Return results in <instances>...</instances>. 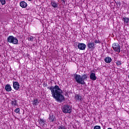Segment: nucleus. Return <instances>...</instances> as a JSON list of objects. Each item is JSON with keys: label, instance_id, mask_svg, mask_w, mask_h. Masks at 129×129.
Instances as JSON below:
<instances>
[{"label": "nucleus", "instance_id": "1", "mask_svg": "<svg viewBox=\"0 0 129 129\" xmlns=\"http://www.w3.org/2000/svg\"><path fill=\"white\" fill-rule=\"evenodd\" d=\"M49 90L51 91L52 97L55 99L57 102H62L63 100H65V98L62 94L63 91L59 87V86H51L49 88Z\"/></svg>", "mask_w": 129, "mask_h": 129}, {"label": "nucleus", "instance_id": "2", "mask_svg": "<svg viewBox=\"0 0 129 129\" xmlns=\"http://www.w3.org/2000/svg\"><path fill=\"white\" fill-rule=\"evenodd\" d=\"M74 78L78 84H82V85H84L85 84V80L87 79V75L86 74L81 76L80 75L76 74L74 76Z\"/></svg>", "mask_w": 129, "mask_h": 129}, {"label": "nucleus", "instance_id": "3", "mask_svg": "<svg viewBox=\"0 0 129 129\" xmlns=\"http://www.w3.org/2000/svg\"><path fill=\"white\" fill-rule=\"evenodd\" d=\"M7 42L13 45H18L19 40L16 37H14L13 35H10L7 38Z\"/></svg>", "mask_w": 129, "mask_h": 129}, {"label": "nucleus", "instance_id": "4", "mask_svg": "<svg viewBox=\"0 0 129 129\" xmlns=\"http://www.w3.org/2000/svg\"><path fill=\"white\" fill-rule=\"evenodd\" d=\"M61 109L63 113H71L72 111V107L68 104L62 106Z\"/></svg>", "mask_w": 129, "mask_h": 129}, {"label": "nucleus", "instance_id": "5", "mask_svg": "<svg viewBox=\"0 0 129 129\" xmlns=\"http://www.w3.org/2000/svg\"><path fill=\"white\" fill-rule=\"evenodd\" d=\"M112 47L114 51H115V52L118 53V54L119 53H120V46H119V44H118V43H113L112 45Z\"/></svg>", "mask_w": 129, "mask_h": 129}, {"label": "nucleus", "instance_id": "6", "mask_svg": "<svg viewBox=\"0 0 129 129\" xmlns=\"http://www.w3.org/2000/svg\"><path fill=\"white\" fill-rule=\"evenodd\" d=\"M56 120H57V119L56 118V115L52 113L49 115V117H48L49 122H54V121H56Z\"/></svg>", "mask_w": 129, "mask_h": 129}, {"label": "nucleus", "instance_id": "7", "mask_svg": "<svg viewBox=\"0 0 129 129\" xmlns=\"http://www.w3.org/2000/svg\"><path fill=\"white\" fill-rule=\"evenodd\" d=\"M88 47L89 49H91V50H93L95 48V46H96V44L94 43V41H91L90 42H88L87 44Z\"/></svg>", "mask_w": 129, "mask_h": 129}, {"label": "nucleus", "instance_id": "8", "mask_svg": "<svg viewBox=\"0 0 129 129\" xmlns=\"http://www.w3.org/2000/svg\"><path fill=\"white\" fill-rule=\"evenodd\" d=\"M76 101H78L79 102H82L83 101V98L80 94H76L75 96Z\"/></svg>", "mask_w": 129, "mask_h": 129}, {"label": "nucleus", "instance_id": "9", "mask_svg": "<svg viewBox=\"0 0 129 129\" xmlns=\"http://www.w3.org/2000/svg\"><path fill=\"white\" fill-rule=\"evenodd\" d=\"M78 47V49H79L80 50H83L86 48V45L84 43H79Z\"/></svg>", "mask_w": 129, "mask_h": 129}, {"label": "nucleus", "instance_id": "10", "mask_svg": "<svg viewBox=\"0 0 129 129\" xmlns=\"http://www.w3.org/2000/svg\"><path fill=\"white\" fill-rule=\"evenodd\" d=\"M13 88L15 90H19L20 89V84L18 82H13Z\"/></svg>", "mask_w": 129, "mask_h": 129}, {"label": "nucleus", "instance_id": "11", "mask_svg": "<svg viewBox=\"0 0 129 129\" xmlns=\"http://www.w3.org/2000/svg\"><path fill=\"white\" fill-rule=\"evenodd\" d=\"M50 5L52 8L54 9L58 8V4L56 3L54 1H51Z\"/></svg>", "mask_w": 129, "mask_h": 129}, {"label": "nucleus", "instance_id": "12", "mask_svg": "<svg viewBox=\"0 0 129 129\" xmlns=\"http://www.w3.org/2000/svg\"><path fill=\"white\" fill-rule=\"evenodd\" d=\"M90 79L91 80H93V81H95V80L96 79V75H95V73H91L90 75Z\"/></svg>", "mask_w": 129, "mask_h": 129}, {"label": "nucleus", "instance_id": "13", "mask_svg": "<svg viewBox=\"0 0 129 129\" xmlns=\"http://www.w3.org/2000/svg\"><path fill=\"white\" fill-rule=\"evenodd\" d=\"M11 104L14 107H15V106H18V102L17 101V100L13 99L11 101Z\"/></svg>", "mask_w": 129, "mask_h": 129}, {"label": "nucleus", "instance_id": "14", "mask_svg": "<svg viewBox=\"0 0 129 129\" xmlns=\"http://www.w3.org/2000/svg\"><path fill=\"white\" fill-rule=\"evenodd\" d=\"M20 6L21 7V8H27L28 5L27 4V3L22 1L20 3Z\"/></svg>", "mask_w": 129, "mask_h": 129}, {"label": "nucleus", "instance_id": "15", "mask_svg": "<svg viewBox=\"0 0 129 129\" xmlns=\"http://www.w3.org/2000/svg\"><path fill=\"white\" fill-rule=\"evenodd\" d=\"M104 61L106 63H110V62H111V61H112V59H111V57L107 56L105 57V58L104 59Z\"/></svg>", "mask_w": 129, "mask_h": 129}, {"label": "nucleus", "instance_id": "16", "mask_svg": "<svg viewBox=\"0 0 129 129\" xmlns=\"http://www.w3.org/2000/svg\"><path fill=\"white\" fill-rule=\"evenodd\" d=\"M5 90L6 91H12V87H11V85L7 84L5 86Z\"/></svg>", "mask_w": 129, "mask_h": 129}, {"label": "nucleus", "instance_id": "17", "mask_svg": "<svg viewBox=\"0 0 129 129\" xmlns=\"http://www.w3.org/2000/svg\"><path fill=\"white\" fill-rule=\"evenodd\" d=\"M39 122L41 126H45V121H44L43 119H40L39 120Z\"/></svg>", "mask_w": 129, "mask_h": 129}, {"label": "nucleus", "instance_id": "18", "mask_svg": "<svg viewBox=\"0 0 129 129\" xmlns=\"http://www.w3.org/2000/svg\"><path fill=\"white\" fill-rule=\"evenodd\" d=\"M122 21H123L125 24H128L129 22V18L126 17H124L122 19Z\"/></svg>", "mask_w": 129, "mask_h": 129}, {"label": "nucleus", "instance_id": "19", "mask_svg": "<svg viewBox=\"0 0 129 129\" xmlns=\"http://www.w3.org/2000/svg\"><path fill=\"white\" fill-rule=\"evenodd\" d=\"M34 39H35V37L33 36H30L28 37V41H31V42H33L34 41Z\"/></svg>", "mask_w": 129, "mask_h": 129}, {"label": "nucleus", "instance_id": "20", "mask_svg": "<svg viewBox=\"0 0 129 129\" xmlns=\"http://www.w3.org/2000/svg\"><path fill=\"white\" fill-rule=\"evenodd\" d=\"M38 104H39V101H38V99L34 100L33 105H38Z\"/></svg>", "mask_w": 129, "mask_h": 129}, {"label": "nucleus", "instance_id": "21", "mask_svg": "<svg viewBox=\"0 0 129 129\" xmlns=\"http://www.w3.org/2000/svg\"><path fill=\"white\" fill-rule=\"evenodd\" d=\"M58 129H66V127L63 125H61L58 126Z\"/></svg>", "mask_w": 129, "mask_h": 129}, {"label": "nucleus", "instance_id": "22", "mask_svg": "<svg viewBox=\"0 0 129 129\" xmlns=\"http://www.w3.org/2000/svg\"><path fill=\"white\" fill-rule=\"evenodd\" d=\"M116 64L117 66H120V65H121V61L116 60Z\"/></svg>", "mask_w": 129, "mask_h": 129}, {"label": "nucleus", "instance_id": "23", "mask_svg": "<svg viewBox=\"0 0 129 129\" xmlns=\"http://www.w3.org/2000/svg\"><path fill=\"white\" fill-rule=\"evenodd\" d=\"M0 2L1 3L2 6L6 5V0H0Z\"/></svg>", "mask_w": 129, "mask_h": 129}, {"label": "nucleus", "instance_id": "24", "mask_svg": "<svg viewBox=\"0 0 129 129\" xmlns=\"http://www.w3.org/2000/svg\"><path fill=\"white\" fill-rule=\"evenodd\" d=\"M14 111L16 112V113H19V112H20V108H17Z\"/></svg>", "mask_w": 129, "mask_h": 129}, {"label": "nucleus", "instance_id": "25", "mask_svg": "<svg viewBox=\"0 0 129 129\" xmlns=\"http://www.w3.org/2000/svg\"><path fill=\"white\" fill-rule=\"evenodd\" d=\"M100 126L99 125H96L94 126V129H101Z\"/></svg>", "mask_w": 129, "mask_h": 129}, {"label": "nucleus", "instance_id": "26", "mask_svg": "<svg viewBox=\"0 0 129 129\" xmlns=\"http://www.w3.org/2000/svg\"><path fill=\"white\" fill-rule=\"evenodd\" d=\"M94 43L96 44H99V43H100V41H99V40H95Z\"/></svg>", "mask_w": 129, "mask_h": 129}, {"label": "nucleus", "instance_id": "27", "mask_svg": "<svg viewBox=\"0 0 129 129\" xmlns=\"http://www.w3.org/2000/svg\"><path fill=\"white\" fill-rule=\"evenodd\" d=\"M28 1H29V2H31V1H32V0H28Z\"/></svg>", "mask_w": 129, "mask_h": 129}]
</instances>
